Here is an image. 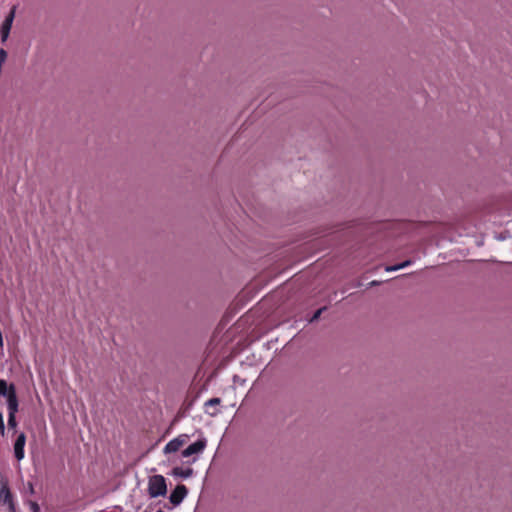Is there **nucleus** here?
<instances>
[{
	"mask_svg": "<svg viewBox=\"0 0 512 512\" xmlns=\"http://www.w3.org/2000/svg\"><path fill=\"white\" fill-rule=\"evenodd\" d=\"M148 493L152 498L166 495L167 485L162 475H153L149 478Z\"/></svg>",
	"mask_w": 512,
	"mask_h": 512,
	"instance_id": "f257e3e1",
	"label": "nucleus"
},
{
	"mask_svg": "<svg viewBox=\"0 0 512 512\" xmlns=\"http://www.w3.org/2000/svg\"><path fill=\"white\" fill-rule=\"evenodd\" d=\"M0 503L7 505L9 512H16L12 494L8 488L7 482L0 473Z\"/></svg>",
	"mask_w": 512,
	"mask_h": 512,
	"instance_id": "f03ea898",
	"label": "nucleus"
},
{
	"mask_svg": "<svg viewBox=\"0 0 512 512\" xmlns=\"http://www.w3.org/2000/svg\"><path fill=\"white\" fill-rule=\"evenodd\" d=\"M187 439H188V436L185 434L172 439L164 447V453L169 454V453L177 452L186 443Z\"/></svg>",
	"mask_w": 512,
	"mask_h": 512,
	"instance_id": "7ed1b4c3",
	"label": "nucleus"
},
{
	"mask_svg": "<svg viewBox=\"0 0 512 512\" xmlns=\"http://www.w3.org/2000/svg\"><path fill=\"white\" fill-rule=\"evenodd\" d=\"M187 493L188 490L185 485H177L176 488L171 492L169 500L173 505L177 506L184 500Z\"/></svg>",
	"mask_w": 512,
	"mask_h": 512,
	"instance_id": "20e7f679",
	"label": "nucleus"
},
{
	"mask_svg": "<svg viewBox=\"0 0 512 512\" xmlns=\"http://www.w3.org/2000/svg\"><path fill=\"white\" fill-rule=\"evenodd\" d=\"M26 444V435L24 432L18 434L14 443V455L15 458L20 461L24 458L25 452L24 447Z\"/></svg>",
	"mask_w": 512,
	"mask_h": 512,
	"instance_id": "39448f33",
	"label": "nucleus"
},
{
	"mask_svg": "<svg viewBox=\"0 0 512 512\" xmlns=\"http://www.w3.org/2000/svg\"><path fill=\"white\" fill-rule=\"evenodd\" d=\"M206 447V440L200 439L191 445H189L186 449L182 451V456L184 458H188L194 454L201 453Z\"/></svg>",
	"mask_w": 512,
	"mask_h": 512,
	"instance_id": "423d86ee",
	"label": "nucleus"
},
{
	"mask_svg": "<svg viewBox=\"0 0 512 512\" xmlns=\"http://www.w3.org/2000/svg\"><path fill=\"white\" fill-rule=\"evenodd\" d=\"M15 17V7H12L9 14L6 16L2 26H1V39L5 42L9 36L12 23Z\"/></svg>",
	"mask_w": 512,
	"mask_h": 512,
	"instance_id": "0eeeda50",
	"label": "nucleus"
},
{
	"mask_svg": "<svg viewBox=\"0 0 512 512\" xmlns=\"http://www.w3.org/2000/svg\"><path fill=\"white\" fill-rule=\"evenodd\" d=\"M6 399L8 415H16L18 411V398L13 384L10 385V393Z\"/></svg>",
	"mask_w": 512,
	"mask_h": 512,
	"instance_id": "6e6552de",
	"label": "nucleus"
},
{
	"mask_svg": "<svg viewBox=\"0 0 512 512\" xmlns=\"http://www.w3.org/2000/svg\"><path fill=\"white\" fill-rule=\"evenodd\" d=\"M220 403H221L220 398H211L208 401H206L205 402L206 413H208L211 416H215L218 413V411L216 409L214 411H210L209 408H211V407L216 408V406H218Z\"/></svg>",
	"mask_w": 512,
	"mask_h": 512,
	"instance_id": "1a4fd4ad",
	"label": "nucleus"
},
{
	"mask_svg": "<svg viewBox=\"0 0 512 512\" xmlns=\"http://www.w3.org/2000/svg\"><path fill=\"white\" fill-rule=\"evenodd\" d=\"M10 393V386L3 379H0V396L8 397Z\"/></svg>",
	"mask_w": 512,
	"mask_h": 512,
	"instance_id": "9d476101",
	"label": "nucleus"
},
{
	"mask_svg": "<svg viewBox=\"0 0 512 512\" xmlns=\"http://www.w3.org/2000/svg\"><path fill=\"white\" fill-rule=\"evenodd\" d=\"M410 261L407 260V261H404L403 263L401 264H398V265H394V266H390V267H387L386 268V271H396V270H399V269H402L408 265H410Z\"/></svg>",
	"mask_w": 512,
	"mask_h": 512,
	"instance_id": "9b49d317",
	"label": "nucleus"
},
{
	"mask_svg": "<svg viewBox=\"0 0 512 512\" xmlns=\"http://www.w3.org/2000/svg\"><path fill=\"white\" fill-rule=\"evenodd\" d=\"M8 426L15 428L17 426L16 415H8Z\"/></svg>",
	"mask_w": 512,
	"mask_h": 512,
	"instance_id": "f8f14e48",
	"label": "nucleus"
},
{
	"mask_svg": "<svg viewBox=\"0 0 512 512\" xmlns=\"http://www.w3.org/2000/svg\"><path fill=\"white\" fill-rule=\"evenodd\" d=\"M0 434L4 436L5 434V425H4V418L2 412H0Z\"/></svg>",
	"mask_w": 512,
	"mask_h": 512,
	"instance_id": "ddd939ff",
	"label": "nucleus"
},
{
	"mask_svg": "<svg viewBox=\"0 0 512 512\" xmlns=\"http://www.w3.org/2000/svg\"><path fill=\"white\" fill-rule=\"evenodd\" d=\"M324 309H325V308H320V309H318V310L314 313V315L312 316V318L310 319V322H314V321H316V320L320 317V315H321V313H322V311H323Z\"/></svg>",
	"mask_w": 512,
	"mask_h": 512,
	"instance_id": "4468645a",
	"label": "nucleus"
},
{
	"mask_svg": "<svg viewBox=\"0 0 512 512\" xmlns=\"http://www.w3.org/2000/svg\"><path fill=\"white\" fill-rule=\"evenodd\" d=\"M30 508H31L32 512H39L40 511L39 505L36 502H33V501L30 502Z\"/></svg>",
	"mask_w": 512,
	"mask_h": 512,
	"instance_id": "2eb2a0df",
	"label": "nucleus"
},
{
	"mask_svg": "<svg viewBox=\"0 0 512 512\" xmlns=\"http://www.w3.org/2000/svg\"><path fill=\"white\" fill-rule=\"evenodd\" d=\"M191 472H192V470L188 469L187 472L181 473V475L187 477L191 474Z\"/></svg>",
	"mask_w": 512,
	"mask_h": 512,
	"instance_id": "dca6fc26",
	"label": "nucleus"
},
{
	"mask_svg": "<svg viewBox=\"0 0 512 512\" xmlns=\"http://www.w3.org/2000/svg\"><path fill=\"white\" fill-rule=\"evenodd\" d=\"M28 490H30L31 492H33V485H32V483H29Z\"/></svg>",
	"mask_w": 512,
	"mask_h": 512,
	"instance_id": "f3484780",
	"label": "nucleus"
},
{
	"mask_svg": "<svg viewBox=\"0 0 512 512\" xmlns=\"http://www.w3.org/2000/svg\"><path fill=\"white\" fill-rule=\"evenodd\" d=\"M28 490H30L31 492H33V485H32V483H29Z\"/></svg>",
	"mask_w": 512,
	"mask_h": 512,
	"instance_id": "a211bd4d",
	"label": "nucleus"
},
{
	"mask_svg": "<svg viewBox=\"0 0 512 512\" xmlns=\"http://www.w3.org/2000/svg\"><path fill=\"white\" fill-rule=\"evenodd\" d=\"M157 512H164V511L160 509V510H158Z\"/></svg>",
	"mask_w": 512,
	"mask_h": 512,
	"instance_id": "6ab92c4d",
	"label": "nucleus"
},
{
	"mask_svg": "<svg viewBox=\"0 0 512 512\" xmlns=\"http://www.w3.org/2000/svg\"><path fill=\"white\" fill-rule=\"evenodd\" d=\"M144 512H148V511H144Z\"/></svg>",
	"mask_w": 512,
	"mask_h": 512,
	"instance_id": "aec40b11",
	"label": "nucleus"
}]
</instances>
